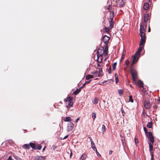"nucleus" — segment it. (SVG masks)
Listing matches in <instances>:
<instances>
[{
  "label": "nucleus",
  "instance_id": "obj_10",
  "mask_svg": "<svg viewBox=\"0 0 160 160\" xmlns=\"http://www.w3.org/2000/svg\"><path fill=\"white\" fill-rule=\"evenodd\" d=\"M74 125L72 122H70L68 124V126L67 131H70L72 130L73 128Z\"/></svg>",
  "mask_w": 160,
  "mask_h": 160
},
{
  "label": "nucleus",
  "instance_id": "obj_49",
  "mask_svg": "<svg viewBox=\"0 0 160 160\" xmlns=\"http://www.w3.org/2000/svg\"><path fill=\"white\" fill-rule=\"evenodd\" d=\"M121 112H122V115L124 116L123 114L125 113V112H124V110L122 108H121Z\"/></svg>",
  "mask_w": 160,
  "mask_h": 160
},
{
  "label": "nucleus",
  "instance_id": "obj_45",
  "mask_svg": "<svg viewBox=\"0 0 160 160\" xmlns=\"http://www.w3.org/2000/svg\"><path fill=\"white\" fill-rule=\"evenodd\" d=\"M57 148V146L55 145H53L52 146L51 148V149H52L53 150H54L56 149V148Z\"/></svg>",
  "mask_w": 160,
  "mask_h": 160
},
{
  "label": "nucleus",
  "instance_id": "obj_34",
  "mask_svg": "<svg viewBox=\"0 0 160 160\" xmlns=\"http://www.w3.org/2000/svg\"><path fill=\"white\" fill-rule=\"evenodd\" d=\"M155 157L157 159H158L159 160H160V152H158L157 156L156 155Z\"/></svg>",
  "mask_w": 160,
  "mask_h": 160
},
{
  "label": "nucleus",
  "instance_id": "obj_12",
  "mask_svg": "<svg viewBox=\"0 0 160 160\" xmlns=\"http://www.w3.org/2000/svg\"><path fill=\"white\" fill-rule=\"evenodd\" d=\"M89 138L91 142V148H92L94 151H95L96 150V149H97V148L95 147V145L94 144V143L93 141L92 138L91 137Z\"/></svg>",
  "mask_w": 160,
  "mask_h": 160
},
{
  "label": "nucleus",
  "instance_id": "obj_1",
  "mask_svg": "<svg viewBox=\"0 0 160 160\" xmlns=\"http://www.w3.org/2000/svg\"><path fill=\"white\" fill-rule=\"evenodd\" d=\"M135 63H132V62L129 66L130 72L132 79V82L133 83H136V80L138 78L137 72L133 68V66Z\"/></svg>",
  "mask_w": 160,
  "mask_h": 160
},
{
  "label": "nucleus",
  "instance_id": "obj_29",
  "mask_svg": "<svg viewBox=\"0 0 160 160\" xmlns=\"http://www.w3.org/2000/svg\"><path fill=\"white\" fill-rule=\"evenodd\" d=\"M98 103V99L97 98H95L93 101V104H96Z\"/></svg>",
  "mask_w": 160,
  "mask_h": 160
},
{
  "label": "nucleus",
  "instance_id": "obj_13",
  "mask_svg": "<svg viewBox=\"0 0 160 160\" xmlns=\"http://www.w3.org/2000/svg\"><path fill=\"white\" fill-rule=\"evenodd\" d=\"M110 18L111 20V22H112L113 21V18L114 17V12L112 11L111 10L110 11Z\"/></svg>",
  "mask_w": 160,
  "mask_h": 160
},
{
  "label": "nucleus",
  "instance_id": "obj_24",
  "mask_svg": "<svg viewBox=\"0 0 160 160\" xmlns=\"http://www.w3.org/2000/svg\"><path fill=\"white\" fill-rule=\"evenodd\" d=\"M94 77V76L92 75L88 74L87 76H86L85 78L87 80H89L90 79Z\"/></svg>",
  "mask_w": 160,
  "mask_h": 160
},
{
  "label": "nucleus",
  "instance_id": "obj_15",
  "mask_svg": "<svg viewBox=\"0 0 160 160\" xmlns=\"http://www.w3.org/2000/svg\"><path fill=\"white\" fill-rule=\"evenodd\" d=\"M126 0H122L120 2L119 5V7L120 8H122L124 6L126 3Z\"/></svg>",
  "mask_w": 160,
  "mask_h": 160
},
{
  "label": "nucleus",
  "instance_id": "obj_58",
  "mask_svg": "<svg viewBox=\"0 0 160 160\" xmlns=\"http://www.w3.org/2000/svg\"><path fill=\"white\" fill-rule=\"evenodd\" d=\"M151 157H153V156H154L153 153L152 152H151Z\"/></svg>",
  "mask_w": 160,
  "mask_h": 160
},
{
  "label": "nucleus",
  "instance_id": "obj_18",
  "mask_svg": "<svg viewBox=\"0 0 160 160\" xmlns=\"http://www.w3.org/2000/svg\"><path fill=\"white\" fill-rule=\"evenodd\" d=\"M87 157V155L85 153L83 154L80 157V160H85Z\"/></svg>",
  "mask_w": 160,
  "mask_h": 160
},
{
  "label": "nucleus",
  "instance_id": "obj_59",
  "mask_svg": "<svg viewBox=\"0 0 160 160\" xmlns=\"http://www.w3.org/2000/svg\"><path fill=\"white\" fill-rule=\"evenodd\" d=\"M150 27H149L148 28V32H150Z\"/></svg>",
  "mask_w": 160,
  "mask_h": 160
},
{
  "label": "nucleus",
  "instance_id": "obj_6",
  "mask_svg": "<svg viewBox=\"0 0 160 160\" xmlns=\"http://www.w3.org/2000/svg\"><path fill=\"white\" fill-rule=\"evenodd\" d=\"M141 37L140 42L139 43V46L143 47L144 44L145 42L146 36L145 35H139Z\"/></svg>",
  "mask_w": 160,
  "mask_h": 160
},
{
  "label": "nucleus",
  "instance_id": "obj_23",
  "mask_svg": "<svg viewBox=\"0 0 160 160\" xmlns=\"http://www.w3.org/2000/svg\"><path fill=\"white\" fill-rule=\"evenodd\" d=\"M131 59H128L126 60L124 62V64L125 65H127V66H128V64L130 63V62L131 61Z\"/></svg>",
  "mask_w": 160,
  "mask_h": 160
},
{
  "label": "nucleus",
  "instance_id": "obj_61",
  "mask_svg": "<svg viewBox=\"0 0 160 160\" xmlns=\"http://www.w3.org/2000/svg\"><path fill=\"white\" fill-rule=\"evenodd\" d=\"M151 160H154V157H151Z\"/></svg>",
  "mask_w": 160,
  "mask_h": 160
},
{
  "label": "nucleus",
  "instance_id": "obj_37",
  "mask_svg": "<svg viewBox=\"0 0 160 160\" xmlns=\"http://www.w3.org/2000/svg\"><path fill=\"white\" fill-rule=\"evenodd\" d=\"M104 30L107 33H108L109 31V28L106 27L104 28Z\"/></svg>",
  "mask_w": 160,
  "mask_h": 160
},
{
  "label": "nucleus",
  "instance_id": "obj_7",
  "mask_svg": "<svg viewBox=\"0 0 160 160\" xmlns=\"http://www.w3.org/2000/svg\"><path fill=\"white\" fill-rule=\"evenodd\" d=\"M147 137L149 139V141L152 144L154 142V138L152 132H149L148 134H147Z\"/></svg>",
  "mask_w": 160,
  "mask_h": 160
},
{
  "label": "nucleus",
  "instance_id": "obj_33",
  "mask_svg": "<svg viewBox=\"0 0 160 160\" xmlns=\"http://www.w3.org/2000/svg\"><path fill=\"white\" fill-rule=\"evenodd\" d=\"M102 68H100L99 71V73L98 74V76L100 77L102 76Z\"/></svg>",
  "mask_w": 160,
  "mask_h": 160
},
{
  "label": "nucleus",
  "instance_id": "obj_38",
  "mask_svg": "<svg viewBox=\"0 0 160 160\" xmlns=\"http://www.w3.org/2000/svg\"><path fill=\"white\" fill-rule=\"evenodd\" d=\"M98 73V71H94L92 72L91 73L92 74H93L94 75H97Z\"/></svg>",
  "mask_w": 160,
  "mask_h": 160
},
{
  "label": "nucleus",
  "instance_id": "obj_8",
  "mask_svg": "<svg viewBox=\"0 0 160 160\" xmlns=\"http://www.w3.org/2000/svg\"><path fill=\"white\" fill-rule=\"evenodd\" d=\"M144 107L145 108L147 109H149L151 107V105L147 99H145L143 102Z\"/></svg>",
  "mask_w": 160,
  "mask_h": 160
},
{
  "label": "nucleus",
  "instance_id": "obj_46",
  "mask_svg": "<svg viewBox=\"0 0 160 160\" xmlns=\"http://www.w3.org/2000/svg\"><path fill=\"white\" fill-rule=\"evenodd\" d=\"M95 151L96 152V154H97V155L98 156H99V157H101V155H100V154L99 153V152L97 151V149H96V150H95Z\"/></svg>",
  "mask_w": 160,
  "mask_h": 160
},
{
  "label": "nucleus",
  "instance_id": "obj_57",
  "mask_svg": "<svg viewBox=\"0 0 160 160\" xmlns=\"http://www.w3.org/2000/svg\"><path fill=\"white\" fill-rule=\"evenodd\" d=\"M112 151L111 150H110L109 151V154H112Z\"/></svg>",
  "mask_w": 160,
  "mask_h": 160
},
{
  "label": "nucleus",
  "instance_id": "obj_48",
  "mask_svg": "<svg viewBox=\"0 0 160 160\" xmlns=\"http://www.w3.org/2000/svg\"><path fill=\"white\" fill-rule=\"evenodd\" d=\"M134 141L135 142V143L136 144L137 143H138V139L136 138H134Z\"/></svg>",
  "mask_w": 160,
  "mask_h": 160
},
{
  "label": "nucleus",
  "instance_id": "obj_22",
  "mask_svg": "<svg viewBox=\"0 0 160 160\" xmlns=\"http://www.w3.org/2000/svg\"><path fill=\"white\" fill-rule=\"evenodd\" d=\"M104 51V56L106 57V56H107L108 53V48L107 47H105Z\"/></svg>",
  "mask_w": 160,
  "mask_h": 160
},
{
  "label": "nucleus",
  "instance_id": "obj_11",
  "mask_svg": "<svg viewBox=\"0 0 160 160\" xmlns=\"http://www.w3.org/2000/svg\"><path fill=\"white\" fill-rule=\"evenodd\" d=\"M110 38L109 37L105 35L103 37L102 40L105 44H107L108 43Z\"/></svg>",
  "mask_w": 160,
  "mask_h": 160
},
{
  "label": "nucleus",
  "instance_id": "obj_9",
  "mask_svg": "<svg viewBox=\"0 0 160 160\" xmlns=\"http://www.w3.org/2000/svg\"><path fill=\"white\" fill-rule=\"evenodd\" d=\"M150 19V17L149 16L148 14L145 13L144 17V20L142 22H146L147 23V22Z\"/></svg>",
  "mask_w": 160,
  "mask_h": 160
},
{
  "label": "nucleus",
  "instance_id": "obj_32",
  "mask_svg": "<svg viewBox=\"0 0 160 160\" xmlns=\"http://www.w3.org/2000/svg\"><path fill=\"white\" fill-rule=\"evenodd\" d=\"M149 151L150 152H151L152 151L153 149V146L152 144L151 143H149Z\"/></svg>",
  "mask_w": 160,
  "mask_h": 160
},
{
  "label": "nucleus",
  "instance_id": "obj_44",
  "mask_svg": "<svg viewBox=\"0 0 160 160\" xmlns=\"http://www.w3.org/2000/svg\"><path fill=\"white\" fill-rule=\"evenodd\" d=\"M111 66H110L109 68H108V73H109V74H110L111 72Z\"/></svg>",
  "mask_w": 160,
  "mask_h": 160
},
{
  "label": "nucleus",
  "instance_id": "obj_35",
  "mask_svg": "<svg viewBox=\"0 0 160 160\" xmlns=\"http://www.w3.org/2000/svg\"><path fill=\"white\" fill-rule=\"evenodd\" d=\"M118 92L119 93L120 96H121L123 93V90L122 89H119L118 90Z\"/></svg>",
  "mask_w": 160,
  "mask_h": 160
},
{
  "label": "nucleus",
  "instance_id": "obj_52",
  "mask_svg": "<svg viewBox=\"0 0 160 160\" xmlns=\"http://www.w3.org/2000/svg\"><path fill=\"white\" fill-rule=\"evenodd\" d=\"M79 119H80V118H79H79H77V119L76 120V121H75V122H76V123H77L78 122V121Z\"/></svg>",
  "mask_w": 160,
  "mask_h": 160
},
{
  "label": "nucleus",
  "instance_id": "obj_19",
  "mask_svg": "<svg viewBox=\"0 0 160 160\" xmlns=\"http://www.w3.org/2000/svg\"><path fill=\"white\" fill-rule=\"evenodd\" d=\"M36 144L34 143L30 142V146L31 147V148L33 149H36Z\"/></svg>",
  "mask_w": 160,
  "mask_h": 160
},
{
  "label": "nucleus",
  "instance_id": "obj_53",
  "mask_svg": "<svg viewBox=\"0 0 160 160\" xmlns=\"http://www.w3.org/2000/svg\"><path fill=\"white\" fill-rule=\"evenodd\" d=\"M70 157H71L72 156V152L70 150Z\"/></svg>",
  "mask_w": 160,
  "mask_h": 160
},
{
  "label": "nucleus",
  "instance_id": "obj_30",
  "mask_svg": "<svg viewBox=\"0 0 160 160\" xmlns=\"http://www.w3.org/2000/svg\"><path fill=\"white\" fill-rule=\"evenodd\" d=\"M152 122H149L148 123V124L147 125V127L148 128H151L152 127Z\"/></svg>",
  "mask_w": 160,
  "mask_h": 160
},
{
  "label": "nucleus",
  "instance_id": "obj_60",
  "mask_svg": "<svg viewBox=\"0 0 160 160\" xmlns=\"http://www.w3.org/2000/svg\"><path fill=\"white\" fill-rule=\"evenodd\" d=\"M45 148H46V147L45 146V147H44V148H43V149H42V151H44L45 150Z\"/></svg>",
  "mask_w": 160,
  "mask_h": 160
},
{
  "label": "nucleus",
  "instance_id": "obj_36",
  "mask_svg": "<svg viewBox=\"0 0 160 160\" xmlns=\"http://www.w3.org/2000/svg\"><path fill=\"white\" fill-rule=\"evenodd\" d=\"M129 101L132 102H133V100L132 99V96L131 95H130L129 96Z\"/></svg>",
  "mask_w": 160,
  "mask_h": 160
},
{
  "label": "nucleus",
  "instance_id": "obj_50",
  "mask_svg": "<svg viewBox=\"0 0 160 160\" xmlns=\"http://www.w3.org/2000/svg\"><path fill=\"white\" fill-rule=\"evenodd\" d=\"M118 82V78L116 77L115 78V82L116 83H117Z\"/></svg>",
  "mask_w": 160,
  "mask_h": 160
},
{
  "label": "nucleus",
  "instance_id": "obj_55",
  "mask_svg": "<svg viewBox=\"0 0 160 160\" xmlns=\"http://www.w3.org/2000/svg\"><path fill=\"white\" fill-rule=\"evenodd\" d=\"M128 67V66H127V65H125V68H124V70H125L126 69H127Z\"/></svg>",
  "mask_w": 160,
  "mask_h": 160
},
{
  "label": "nucleus",
  "instance_id": "obj_41",
  "mask_svg": "<svg viewBox=\"0 0 160 160\" xmlns=\"http://www.w3.org/2000/svg\"><path fill=\"white\" fill-rule=\"evenodd\" d=\"M116 65H117L116 62H114L113 64L112 68L114 70H115V69Z\"/></svg>",
  "mask_w": 160,
  "mask_h": 160
},
{
  "label": "nucleus",
  "instance_id": "obj_64",
  "mask_svg": "<svg viewBox=\"0 0 160 160\" xmlns=\"http://www.w3.org/2000/svg\"><path fill=\"white\" fill-rule=\"evenodd\" d=\"M97 66H98V67H100V64H99V63L98 64Z\"/></svg>",
  "mask_w": 160,
  "mask_h": 160
},
{
  "label": "nucleus",
  "instance_id": "obj_40",
  "mask_svg": "<svg viewBox=\"0 0 160 160\" xmlns=\"http://www.w3.org/2000/svg\"><path fill=\"white\" fill-rule=\"evenodd\" d=\"M109 22L110 23V28L111 29L112 28H113V21L112 22L110 21H109Z\"/></svg>",
  "mask_w": 160,
  "mask_h": 160
},
{
  "label": "nucleus",
  "instance_id": "obj_20",
  "mask_svg": "<svg viewBox=\"0 0 160 160\" xmlns=\"http://www.w3.org/2000/svg\"><path fill=\"white\" fill-rule=\"evenodd\" d=\"M30 144H26L23 145L22 146V148L24 149H29L30 148Z\"/></svg>",
  "mask_w": 160,
  "mask_h": 160
},
{
  "label": "nucleus",
  "instance_id": "obj_17",
  "mask_svg": "<svg viewBox=\"0 0 160 160\" xmlns=\"http://www.w3.org/2000/svg\"><path fill=\"white\" fill-rule=\"evenodd\" d=\"M138 85L140 88H143V82L140 80L138 81Z\"/></svg>",
  "mask_w": 160,
  "mask_h": 160
},
{
  "label": "nucleus",
  "instance_id": "obj_14",
  "mask_svg": "<svg viewBox=\"0 0 160 160\" xmlns=\"http://www.w3.org/2000/svg\"><path fill=\"white\" fill-rule=\"evenodd\" d=\"M45 157H43L41 156H38L35 157L34 158L35 160H45Z\"/></svg>",
  "mask_w": 160,
  "mask_h": 160
},
{
  "label": "nucleus",
  "instance_id": "obj_42",
  "mask_svg": "<svg viewBox=\"0 0 160 160\" xmlns=\"http://www.w3.org/2000/svg\"><path fill=\"white\" fill-rule=\"evenodd\" d=\"M69 136V135H67L65 136L64 138H62V137L60 139L61 140H63V139H66Z\"/></svg>",
  "mask_w": 160,
  "mask_h": 160
},
{
  "label": "nucleus",
  "instance_id": "obj_26",
  "mask_svg": "<svg viewBox=\"0 0 160 160\" xmlns=\"http://www.w3.org/2000/svg\"><path fill=\"white\" fill-rule=\"evenodd\" d=\"M81 90L80 89H77L73 92V94L77 95L80 91Z\"/></svg>",
  "mask_w": 160,
  "mask_h": 160
},
{
  "label": "nucleus",
  "instance_id": "obj_3",
  "mask_svg": "<svg viewBox=\"0 0 160 160\" xmlns=\"http://www.w3.org/2000/svg\"><path fill=\"white\" fill-rule=\"evenodd\" d=\"M147 23L146 22H142L140 24L139 35H145V33L146 32Z\"/></svg>",
  "mask_w": 160,
  "mask_h": 160
},
{
  "label": "nucleus",
  "instance_id": "obj_27",
  "mask_svg": "<svg viewBox=\"0 0 160 160\" xmlns=\"http://www.w3.org/2000/svg\"><path fill=\"white\" fill-rule=\"evenodd\" d=\"M72 120L70 117H65L64 120L65 122H68L71 121Z\"/></svg>",
  "mask_w": 160,
  "mask_h": 160
},
{
  "label": "nucleus",
  "instance_id": "obj_25",
  "mask_svg": "<svg viewBox=\"0 0 160 160\" xmlns=\"http://www.w3.org/2000/svg\"><path fill=\"white\" fill-rule=\"evenodd\" d=\"M125 54V51L124 50H123L122 52V55L121 58L120 60V62H121L122 61V60L124 58Z\"/></svg>",
  "mask_w": 160,
  "mask_h": 160
},
{
  "label": "nucleus",
  "instance_id": "obj_62",
  "mask_svg": "<svg viewBox=\"0 0 160 160\" xmlns=\"http://www.w3.org/2000/svg\"><path fill=\"white\" fill-rule=\"evenodd\" d=\"M115 76L116 77H117L118 78V75H117V74L116 73L115 74Z\"/></svg>",
  "mask_w": 160,
  "mask_h": 160
},
{
  "label": "nucleus",
  "instance_id": "obj_16",
  "mask_svg": "<svg viewBox=\"0 0 160 160\" xmlns=\"http://www.w3.org/2000/svg\"><path fill=\"white\" fill-rule=\"evenodd\" d=\"M149 7V5L148 3H145L143 5V8L145 10H147L148 9Z\"/></svg>",
  "mask_w": 160,
  "mask_h": 160
},
{
  "label": "nucleus",
  "instance_id": "obj_21",
  "mask_svg": "<svg viewBox=\"0 0 160 160\" xmlns=\"http://www.w3.org/2000/svg\"><path fill=\"white\" fill-rule=\"evenodd\" d=\"M36 149L35 150H40L41 149L42 146L38 144H36Z\"/></svg>",
  "mask_w": 160,
  "mask_h": 160
},
{
  "label": "nucleus",
  "instance_id": "obj_51",
  "mask_svg": "<svg viewBox=\"0 0 160 160\" xmlns=\"http://www.w3.org/2000/svg\"><path fill=\"white\" fill-rule=\"evenodd\" d=\"M8 160H13V159L12 158V157L11 156H9L8 158Z\"/></svg>",
  "mask_w": 160,
  "mask_h": 160
},
{
  "label": "nucleus",
  "instance_id": "obj_43",
  "mask_svg": "<svg viewBox=\"0 0 160 160\" xmlns=\"http://www.w3.org/2000/svg\"><path fill=\"white\" fill-rule=\"evenodd\" d=\"M143 129H144V130L145 133L146 134H148V132L146 128L145 127H144Z\"/></svg>",
  "mask_w": 160,
  "mask_h": 160
},
{
  "label": "nucleus",
  "instance_id": "obj_4",
  "mask_svg": "<svg viewBox=\"0 0 160 160\" xmlns=\"http://www.w3.org/2000/svg\"><path fill=\"white\" fill-rule=\"evenodd\" d=\"M104 53V51L103 50V48H102L98 49L97 52V56L98 59L97 61L99 63H101L102 61V56Z\"/></svg>",
  "mask_w": 160,
  "mask_h": 160
},
{
  "label": "nucleus",
  "instance_id": "obj_39",
  "mask_svg": "<svg viewBox=\"0 0 160 160\" xmlns=\"http://www.w3.org/2000/svg\"><path fill=\"white\" fill-rule=\"evenodd\" d=\"M92 117L93 120L95 119L96 118V114L95 113L93 112L92 113Z\"/></svg>",
  "mask_w": 160,
  "mask_h": 160
},
{
  "label": "nucleus",
  "instance_id": "obj_31",
  "mask_svg": "<svg viewBox=\"0 0 160 160\" xmlns=\"http://www.w3.org/2000/svg\"><path fill=\"white\" fill-rule=\"evenodd\" d=\"M13 156L14 158L17 160H21V159L19 157H18L15 154H13Z\"/></svg>",
  "mask_w": 160,
  "mask_h": 160
},
{
  "label": "nucleus",
  "instance_id": "obj_5",
  "mask_svg": "<svg viewBox=\"0 0 160 160\" xmlns=\"http://www.w3.org/2000/svg\"><path fill=\"white\" fill-rule=\"evenodd\" d=\"M72 97H67L66 99H64V101L66 102V106L68 108H69L72 107L73 105V102L72 101Z\"/></svg>",
  "mask_w": 160,
  "mask_h": 160
},
{
  "label": "nucleus",
  "instance_id": "obj_2",
  "mask_svg": "<svg viewBox=\"0 0 160 160\" xmlns=\"http://www.w3.org/2000/svg\"><path fill=\"white\" fill-rule=\"evenodd\" d=\"M142 48L143 47H140L135 54L133 56L132 61V63H136L138 61L140 56V53L141 52Z\"/></svg>",
  "mask_w": 160,
  "mask_h": 160
},
{
  "label": "nucleus",
  "instance_id": "obj_47",
  "mask_svg": "<svg viewBox=\"0 0 160 160\" xmlns=\"http://www.w3.org/2000/svg\"><path fill=\"white\" fill-rule=\"evenodd\" d=\"M157 108V106L155 104L153 106V108L154 110H156Z\"/></svg>",
  "mask_w": 160,
  "mask_h": 160
},
{
  "label": "nucleus",
  "instance_id": "obj_28",
  "mask_svg": "<svg viewBox=\"0 0 160 160\" xmlns=\"http://www.w3.org/2000/svg\"><path fill=\"white\" fill-rule=\"evenodd\" d=\"M106 128L105 126L103 124L102 125V130H101L102 132L103 133L104 132L106 131Z\"/></svg>",
  "mask_w": 160,
  "mask_h": 160
},
{
  "label": "nucleus",
  "instance_id": "obj_56",
  "mask_svg": "<svg viewBox=\"0 0 160 160\" xmlns=\"http://www.w3.org/2000/svg\"><path fill=\"white\" fill-rule=\"evenodd\" d=\"M128 85L130 86V87L131 88H133V86H132V85H131V84H128Z\"/></svg>",
  "mask_w": 160,
  "mask_h": 160
},
{
  "label": "nucleus",
  "instance_id": "obj_63",
  "mask_svg": "<svg viewBox=\"0 0 160 160\" xmlns=\"http://www.w3.org/2000/svg\"><path fill=\"white\" fill-rule=\"evenodd\" d=\"M86 84V83H85V82L83 85V86H82V87H84L85 85Z\"/></svg>",
  "mask_w": 160,
  "mask_h": 160
},
{
  "label": "nucleus",
  "instance_id": "obj_54",
  "mask_svg": "<svg viewBox=\"0 0 160 160\" xmlns=\"http://www.w3.org/2000/svg\"><path fill=\"white\" fill-rule=\"evenodd\" d=\"M91 81V80H90L89 81H88L86 82H85V83H86H86H89L90 82V81Z\"/></svg>",
  "mask_w": 160,
  "mask_h": 160
}]
</instances>
